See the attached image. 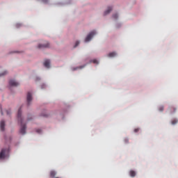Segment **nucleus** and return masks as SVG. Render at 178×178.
I'll list each match as a JSON object with an SVG mask.
<instances>
[{"mask_svg": "<svg viewBox=\"0 0 178 178\" xmlns=\"http://www.w3.org/2000/svg\"><path fill=\"white\" fill-rule=\"evenodd\" d=\"M18 122L21 124L19 133L22 135L26 134V124H23V118H22V108H19L17 113Z\"/></svg>", "mask_w": 178, "mask_h": 178, "instance_id": "1", "label": "nucleus"}, {"mask_svg": "<svg viewBox=\"0 0 178 178\" xmlns=\"http://www.w3.org/2000/svg\"><path fill=\"white\" fill-rule=\"evenodd\" d=\"M95 34H97V32H95V31H91L86 38L85 42H88L89 41H91V38H92L94 35H95Z\"/></svg>", "mask_w": 178, "mask_h": 178, "instance_id": "2", "label": "nucleus"}, {"mask_svg": "<svg viewBox=\"0 0 178 178\" xmlns=\"http://www.w3.org/2000/svg\"><path fill=\"white\" fill-rule=\"evenodd\" d=\"M38 48L39 49H42V48H49V43L48 42H45L44 44H38Z\"/></svg>", "mask_w": 178, "mask_h": 178, "instance_id": "3", "label": "nucleus"}, {"mask_svg": "<svg viewBox=\"0 0 178 178\" xmlns=\"http://www.w3.org/2000/svg\"><path fill=\"white\" fill-rule=\"evenodd\" d=\"M26 100H27L28 105H30V102L33 101V95H31V92H29L27 93Z\"/></svg>", "mask_w": 178, "mask_h": 178, "instance_id": "4", "label": "nucleus"}, {"mask_svg": "<svg viewBox=\"0 0 178 178\" xmlns=\"http://www.w3.org/2000/svg\"><path fill=\"white\" fill-rule=\"evenodd\" d=\"M9 84H10V86H11L12 87H17V86H19L18 82L16 81H15V80H13V79L10 80Z\"/></svg>", "mask_w": 178, "mask_h": 178, "instance_id": "5", "label": "nucleus"}, {"mask_svg": "<svg viewBox=\"0 0 178 178\" xmlns=\"http://www.w3.org/2000/svg\"><path fill=\"white\" fill-rule=\"evenodd\" d=\"M6 153V149H2L0 152V159H3L5 158Z\"/></svg>", "mask_w": 178, "mask_h": 178, "instance_id": "6", "label": "nucleus"}, {"mask_svg": "<svg viewBox=\"0 0 178 178\" xmlns=\"http://www.w3.org/2000/svg\"><path fill=\"white\" fill-rule=\"evenodd\" d=\"M51 65V61L49 60H45L44 63V67H47V69H49Z\"/></svg>", "mask_w": 178, "mask_h": 178, "instance_id": "7", "label": "nucleus"}, {"mask_svg": "<svg viewBox=\"0 0 178 178\" xmlns=\"http://www.w3.org/2000/svg\"><path fill=\"white\" fill-rule=\"evenodd\" d=\"M0 127H1V131H5V121L2 120L0 122Z\"/></svg>", "mask_w": 178, "mask_h": 178, "instance_id": "8", "label": "nucleus"}, {"mask_svg": "<svg viewBox=\"0 0 178 178\" xmlns=\"http://www.w3.org/2000/svg\"><path fill=\"white\" fill-rule=\"evenodd\" d=\"M112 11V7H108L107 10L104 12V16H106V15H109L111 12Z\"/></svg>", "mask_w": 178, "mask_h": 178, "instance_id": "9", "label": "nucleus"}, {"mask_svg": "<svg viewBox=\"0 0 178 178\" xmlns=\"http://www.w3.org/2000/svg\"><path fill=\"white\" fill-rule=\"evenodd\" d=\"M114 56H116V52L113 51L108 54V58H114Z\"/></svg>", "mask_w": 178, "mask_h": 178, "instance_id": "10", "label": "nucleus"}, {"mask_svg": "<svg viewBox=\"0 0 178 178\" xmlns=\"http://www.w3.org/2000/svg\"><path fill=\"white\" fill-rule=\"evenodd\" d=\"M55 176H56V172L54 170H51L50 172V177L54 178V177H55Z\"/></svg>", "mask_w": 178, "mask_h": 178, "instance_id": "11", "label": "nucleus"}, {"mask_svg": "<svg viewBox=\"0 0 178 178\" xmlns=\"http://www.w3.org/2000/svg\"><path fill=\"white\" fill-rule=\"evenodd\" d=\"M129 175H130L131 177H136V171L131 170L129 172Z\"/></svg>", "mask_w": 178, "mask_h": 178, "instance_id": "12", "label": "nucleus"}, {"mask_svg": "<svg viewBox=\"0 0 178 178\" xmlns=\"http://www.w3.org/2000/svg\"><path fill=\"white\" fill-rule=\"evenodd\" d=\"M170 113H175V112H176V108L175 107H171L170 108Z\"/></svg>", "mask_w": 178, "mask_h": 178, "instance_id": "13", "label": "nucleus"}, {"mask_svg": "<svg viewBox=\"0 0 178 178\" xmlns=\"http://www.w3.org/2000/svg\"><path fill=\"white\" fill-rule=\"evenodd\" d=\"M118 17H119V15H118V14H114V15H113V18H114L115 20H116V19H118Z\"/></svg>", "mask_w": 178, "mask_h": 178, "instance_id": "14", "label": "nucleus"}, {"mask_svg": "<svg viewBox=\"0 0 178 178\" xmlns=\"http://www.w3.org/2000/svg\"><path fill=\"white\" fill-rule=\"evenodd\" d=\"M171 123L172 124H176V123H177V120H173Z\"/></svg>", "mask_w": 178, "mask_h": 178, "instance_id": "15", "label": "nucleus"}, {"mask_svg": "<svg viewBox=\"0 0 178 178\" xmlns=\"http://www.w3.org/2000/svg\"><path fill=\"white\" fill-rule=\"evenodd\" d=\"M92 63L96 64V65H98V60L95 59V60H92Z\"/></svg>", "mask_w": 178, "mask_h": 178, "instance_id": "16", "label": "nucleus"}, {"mask_svg": "<svg viewBox=\"0 0 178 178\" xmlns=\"http://www.w3.org/2000/svg\"><path fill=\"white\" fill-rule=\"evenodd\" d=\"M8 72L5 71L4 72L0 74V77L1 76H5V74H7Z\"/></svg>", "mask_w": 178, "mask_h": 178, "instance_id": "17", "label": "nucleus"}, {"mask_svg": "<svg viewBox=\"0 0 178 178\" xmlns=\"http://www.w3.org/2000/svg\"><path fill=\"white\" fill-rule=\"evenodd\" d=\"M159 111L160 112H163V106H160V107L159 108Z\"/></svg>", "mask_w": 178, "mask_h": 178, "instance_id": "18", "label": "nucleus"}, {"mask_svg": "<svg viewBox=\"0 0 178 178\" xmlns=\"http://www.w3.org/2000/svg\"><path fill=\"white\" fill-rule=\"evenodd\" d=\"M79 44H80V42L76 41L74 47L76 48V47H77Z\"/></svg>", "mask_w": 178, "mask_h": 178, "instance_id": "19", "label": "nucleus"}, {"mask_svg": "<svg viewBox=\"0 0 178 178\" xmlns=\"http://www.w3.org/2000/svg\"><path fill=\"white\" fill-rule=\"evenodd\" d=\"M138 131H140V129L136 128L134 129V133H138Z\"/></svg>", "mask_w": 178, "mask_h": 178, "instance_id": "20", "label": "nucleus"}, {"mask_svg": "<svg viewBox=\"0 0 178 178\" xmlns=\"http://www.w3.org/2000/svg\"><path fill=\"white\" fill-rule=\"evenodd\" d=\"M36 132L40 134V133H41V129H36Z\"/></svg>", "mask_w": 178, "mask_h": 178, "instance_id": "21", "label": "nucleus"}, {"mask_svg": "<svg viewBox=\"0 0 178 178\" xmlns=\"http://www.w3.org/2000/svg\"><path fill=\"white\" fill-rule=\"evenodd\" d=\"M7 115H10V110L6 111Z\"/></svg>", "mask_w": 178, "mask_h": 178, "instance_id": "22", "label": "nucleus"}, {"mask_svg": "<svg viewBox=\"0 0 178 178\" xmlns=\"http://www.w3.org/2000/svg\"><path fill=\"white\" fill-rule=\"evenodd\" d=\"M43 2H44V3H48V0H42Z\"/></svg>", "mask_w": 178, "mask_h": 178, "instance_id": "23", "label": "nucleus"}, {"mask_svg": "<svg viewBox=\"0 0 178 178\" xmlns=\"http://www.w3.org/2000/svg\"><path fill=\"white\" fill-rule=\"evenodd\" d=\"M1 115H3V113L1 111Z\"/></svg>", "mask_w": 178, "mask_h": 178, "instance_id": "24", "label": "nucleus"}, {"mask_svg": "<svg viewBox=\"0 0 178 178\" xmlns=\"http://www.w3.org/2000/svg\"><path fill=\"white\" fill-rule=\"evenodd\" d=\"M44 116L47 117V115H44Z\"/></svg>", "mask_w": 178, "mask_h": 178, "instance_id": "25", "label": "nucleus"}]
</instances>
